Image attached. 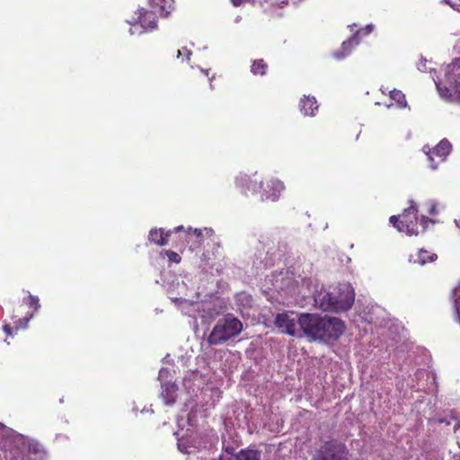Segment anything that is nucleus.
Masks as SVG:
<instances>
[{
	"label": "nucleus",
	"instance_id": "14",
	"mask_svg": "<svg viewBox=\"0 0 460 460\" xmlns=\"http://www.w3.org/2000/svg\"><path fill=\"white\" fill-rule=\"evenodd\" d=\"M177 389V385L172 383H167L163 385L161 397L163 398L165 405L172 406L176 402Z\"/></svg>",
	"mask_w": 460,
	"mask_h": 460
},
{
	"label": "nucleus",
	"instance_id": "12",
	"mask_svg": "<svg viewBox=\"0 0 460 460\" xmlns=\"http://www.w3.org/2000/svg\"><path fill=\"white\" fill-rule=\"evenodd\" d=\"M172 231L164 232L163 228H152L149 231L148 240L150 243H153L159 246H164L167 244L168 238L171 235Z\"/></svg>",
	"mask_w": 460,
	"mask_h": 460
},
{
	"label": "nucleus",
	"instance_id": "5",
	"mask_svg": "<svg viewBox=\"0 0 460 460\" xmlns=\"http://www.w3.org/2000/svg\"><path fill=\"white\" fill-rule=\"evenodd\" d=\"M349 451L344 443L330 439L315 449L312 460H349Z\"/></svg>",
	"mask_w": 460,
	"mask_h": 460
},
{
	"label": "nucleus",
	"instance_id": "8",
	"mask_svg": "<svg viewBox=\"0 0 460 460\" xmlns=\"http://www.w3.org/2000/svg\"><path fill=\"white\" fill-rule=\"evenodd\" d=\"M452 146L447 139L441 140L435 147L427 152V155L430 162L429 166L435 170L440 162L449 155Z\"/></svg>",
	"mask_w": 460,
	"mask_h": 460
},
{
	"label": "nucleus",
	"instance_id": "1",
	"mask_svg": "<svg viewBox=\"0 0 460 460\" xmlns=\"http://www.w3.org/2000/svg\"><path fill=\"white\" fill-rule=\"evenodd\" d=\"M296 322L310 341H336L345 331V324L341 319L318 314L302 313Z\"/></svg>",
	"mask_w": 460,
	"mask_h": 460
},
{
	"label": "nucleus",
	"instance_id": "15",
	"mask_svg": "<svg viewBox=\"0 0 460 460\" xmlns=\"http://www.w3.org/2000/svg\"><path fill=\"white\" fill-rule=\"evenodd\" d=\"M150 4L161 16H167L172 10V0H150Z\"/></svg>",
	"mask_w": 460,
	"mask_h": 460
},
{
	"label": "nucleus",
	"instance_id": "2",
	"mask_svg": "<svg viewBox=\"0 0 460 460\" xmlns=\"http://www.w3.org/2000/svg\"><path fill=\"white\" fill-rule=\"evenodd\" d=\"M354 300V290L347 283H341L327 292H320L315 298L321 309L336 313L348 311Z\"/></svg>",
	"mask_w": 460,
	"mask_h": 460
},
{
	"label": "nucleus",
	"instance_id": "22",
	"mask_svg": "<svg viewBox=\"0 0 460 460\" xmlns=\"http://www.w3.org/2000/svg\"><path fill=\"white\" fill-rule=\"evenodd\" d=\"M164 253L166 254L169 261L171 262L180 263L181 261V256L176 252L166 250L164 251Z\"/></svg>",
	"mask_w": 460,
	"mask_h": 460
},
{
	"label": "nucleus",
	"instance_id": "9",
	"mask_svg": "<svg viewBox=\"0 0 460 460\" xmlns=\"http://www.w3.org/2000/svg\"><path fill=\"white\" fill-rule=\"evenodd\" d=\"M293 312H284L278 314L274 320V324L277 328L281 330L282 332L290 336H296V322L291 317Z\"/></svg>",
	"mask_w": 460,
	"mask_h": 460
},
{
	"label": "nucleus",
	"instance_id": "20",
	"mask_svg": "<svg viewBox=\"0 0 460 460\" xmlns=\"http://www.w3.org/2000/svg\"><path fill=\"white\" fill-rule=\"evenodd\" d=\"M390 97L394 100L400 107L406 106L405 95L402 91L394 89L390 92Z\"/></svg>",
	"mask_w": 460,
	"mask_h": 460
},
{
	"label": "nucleus",
	"instance_id": "10",
	"mask_svg": "<svg viewBox=\"0 0 460 460\" xmlns=\"http://www.w3.org/2000/svg\"><path fill=\"white\" fill-rule=\"evenodd\" d=\"M137 22L145 30H153L157 26V14L155 11H147L144 8L138 9Z\"/></svg>",
	"mask_w": 460,
	"mask_h": 460
},
{
	"label": "nucleus",
	"instance_id": "13",
	"mask_svg": "<svg viewBox=\"0 0 460 460\" xmlns=\"http://www.w3.org/2000/svg\"><path fill=\"white\" fill-rule=\"evenodd\" d=\"M299 108L304 115L314 116V112L318 110L316 99L313 96H304L300 100Z\"/></svg>",
	"mask_w": 460,
	"mask_h": 460
},
{
	"label": "nucleus",
	"instance_id": "27",
	"mask_svg": "<svg viewBox=\"0 0 460 460\" xmlns=\"http://www.w3.org/2000/svg\"><path fill=\"white\" fill-rule=\"evenodd\" d=\"M182 229H183V226H179L175 227L172 232L178 233V232L181 231Z\"/></svg>",
	"mask_w": 460,
	"mask_h": 460
},
{
	"label": "nucleus",
	"instance_id": "29",
	"mask_svg": "<svg viewBox=\"0 0 460 460\" xmlns=\"http://www.w3.org/2000/svg\"><path fill=\"white\" fill-rule=\"evenodd\" d=\"M433 212H435V208H434L431 209L430 213H433Z\"/></svg>",
	"mask_w": 460,
	"mask_h": 460
},
{
	"label": "nucleus",
	"instance_id": "21",
	"mask_svg": "<svg viewBox=\"0 0 460 460\" xmlns=\"http://www.w3.org/2000/svg\"><path fill=\"white\" fill-rule=\"evenodd\" d=\"M191 231L197 236V238L199 239V244H201V243L203 241L202 238H203L204 234H206L208 236H211L214 233L211 228H204V229L195 228L192 230L191 227H190L188 229L187 233L190 234Z\"/></svg>",
	"mask_w": 460,
	"mask_h": 460
},
{
	"label": "nucleus",
	"instance_id": "7",
	"mask_svg": "<svg viewBox=\"0 0 460 460\" xmlns=\"http://www.w3.org/2000/svg\"><path fill=\"white\" fill-rule=\"evenodd\" d=\"M284 188V184L280 181L273 178H265L263 186L259 193L261 199L275 201L279 199Z\"/></svg>",
	"mask_w": 460,
	"mask_h": 460
},
{
	"label": "nucleus",
	"instance_id": "25",
	"mask_svg": "<svg viewBox=\"0 0 460 460\" xmlns=\"http://www.w3.org/2000/svg\"><path fill=\"white\" fill-rule=\"evenodd\" d=\"M230 2L232 3V4L235 7H238V6H241L246 3H249L250 0H230Z\"/></svg>",
	"mask_w": 460,
	"mask_h": 460
},
{
	"label": "nucleus",
	"instance_id": "16",
	"mask_svg": "<svg viewBox=\"0 0 460 460\" xmlns=\"http://www.w3.org/2000/svg\"><path fill=\"white\" fill-rule=\"evenodd\" d=\"M413 262L424 265L427 262H432L438 259V255L429 251L420 249L415 256H411Z\"/></svg>",
	"mask_w": 460,
	"mask_h": 460
},
{
	"label": "nucleus",
	"instance_id": "30",
	"mask_svg": "<svg viewBox=\"0 0 460 460\" xmlns=\"http://www.w3.org/2000/svg\"><path fill=\"white\" fill-rule=\"evenodd\" d=\"M458 3H459V4H460V0H458Z\"/></svg>",
	"mask_w": 460,
	"mask_h": 460
},
{
	"label": "nucleus",
	"instance_id": "4",
	"mask_svg": "<svg viewBox=\"0 0 460 460\" xmlns=\"http://www.w3.org/2000/svg\"><path fill=\"white\" fill-rule=\"evenodd\" d=\"M242 331L243 323L238 318L228 314L217 321L207 341L210 346L223 344L230 339L238 336Z\"/></svg>",
	"mask_w": 460,
	"mask_h": 460
},
{
	"label": "nucleus",
	"instance_id": "6",
	"mask_svg": "<svg viewBox=\"0 0 460 460\" xmlns=\"http://www.w3.org/2000/svg\"><path fill=\"white\" fill-rule=\"evenodd\" d=\"M265 178H262L257 172L250 175H243L237 178V185L242 189V191L247 196L249 193H260L263 186Z\"/></svg>",
	"mask_w": 460,
	"mask_h": 460
},
{
	"label": "nucleus",
	"instance_id": "3",
	"mask_svg": "<svg viewBox=\"0 0 460 460\" xmlns=\"http://www.w3.org/2000/svg\"><path fill=\"white\" fill-rule=\"evenodd\" d=\"M389 221L399 232H404L409 235H418L426 230L429 223L433 222L425 216L419 221L418 208L413 201H411L410 207L405 208L402 215L392 216Z\"/></svg>",
	"mask_w": 460,
	"mask_h": 460
},
{
	"label": "nucleus",
	"instance_id": "24",
	"mask_svg": "<svg viewBox=\"0 0 460 460\" xmlns=\"http://www.w3.org/2000/svg\"><path fill=\"white\" fill-rule=\"evenodd\" d=\"M191 54V51L187 48H182L181 49L177 50V58H180L184 56L188 61L190 60Z\"/></svg>",
	"mask_w": 460,
	"mask_h": 460
},
{
	"label": "nucleus",
	"instance_id": "11",
	"mask_svg": "<svg viewBox=\"0 0 460 460\" xmlns=\"http://www.w3.org/2000/svg\"><path fill=\"white\" fill-rule=\"evenodd\" d=\"M31 308H32V312L28 316H24L22 318H19L14 322L15 329H25L28 325L29 321L32 318L33 314L40 308V300L35 296H28L25 302Z\"/></svg>",
	"mask_w": 460,
	"mask_h": 460
},
{
	"label": "nucleus",
	"instance_id": "17",
	"mask_svg": "<svg viewBox=\"0 0 460 460\" xmlns=\"http://www.w3.org/2000/svg\"><path fill=\"white\" fill-rule=\"evenodd\" d=\"M268 64L263 58L255 59L251 66V72L254 75L263 76L268 72Z\"/></svg>",
	"mask_w": 460,
	"mask_h": 460
},
{
	"label": "nucleus",
	"instance_id": "19",
	"mask_svg": "<svg viewBox=\"0 0 460 460\" xmlns=\"http://www.w3.org/2000/svg\"><path fill=\"white\" fill-rule=\"evenodd\" d=\"M235 460H260L257 451L242 449L235 456Z\"/></svg>",
	"mask_w": 460,
	"mask_h": 460
},
{
	"label": "nucleus",
	"instance_id": "23",
	"mask_svg": "<svg viewBox=\"0 0 460 460\" xmlns=\"http://www.w3.org/2000/svg\"><path fill=\"white\" fill-rule=\"evenodd\" d=\"M265 3L272 6L282 7L288 4L289 0H263Z\"/></svg>",
	"mask_w": 460,
	"mask_h": 460
},
{
	"label": "nucleus",
	"instance_id": "18",
	"mask_svg": "<svg viewBox=\"0 0 460 460\" xmlns=\"http://www.w3.org/2000/svg\"><path fill=\"white\" fill-rule=\"evenodd\" d=\"M357 40L354 37L349 39L348 40L344 41L341 45V53H335L334 56L336 58L341 59L350 53L351 49L354 48V46L357 44Z\"/></svg>",
	"mask_w": 460,
	"mask_h": 460
},
{
	"label": "nucleus",
	"instance_id": "28",
	"mask_svg": "<svg viewBox=\"0 0 460 460\" xmlns=\"http://www.w3.org/2000/svg\"><path fill=\"white\" fill-rule=\"evenodd\" d=\"M212 460H230V459H226V458H224L223 456H220V457H218V458H214V459H212Z\"/></svg>",
	"mask_w": 460,
	"mask_h": 460
},
{
	"label": "nucleus",
	"instance_id": "26",
	"mask_svg": "<svg viewBox=\"0 0 460 460\" xmlns=\"http://www.w3.org/2000/svg\"><path fill=\"white\" fill-rule=\"evenodd\" d=\"M4 331L7 333V334H11V327H9L8 325H4Z\"/></svg>",
	"mask_w": 460,
	"mask_h": 460
}]
</instances>
